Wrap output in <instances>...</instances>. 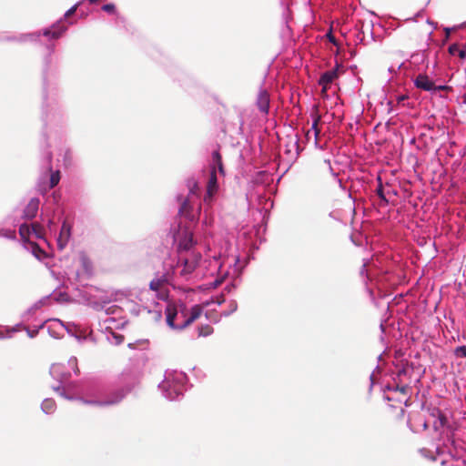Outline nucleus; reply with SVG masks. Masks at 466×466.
<instances>
[{
	"label": "nucleus",
	"mask_w": 466,
	"mask_h": 466,
	"mask_svg": "<svg viewBox=\"0 0 466 466\" xmlns=\"http://www.w3.org/2000/svg\"><path fill=\"white\" fill-rule=\"evenodd\" d=\"M415 86L424 91H432L435 85L427 75L420 74L414 80Z\"/></svg>",
	"instance_id": "obj_7"
},
{
	"label": "nucleus",
	"mask_w": 466,
	"mask_h": 466,
	"mask_svg": "<svg viewBox=\"0 0 466 466\" xmlns=\"http://www.w3.org/2000/svg\"><path fill=\"white\" fill-rule=\"evenodd\" d=\"M59 180H60V172L59 171L53 172L50 176V188L55 187L59 183Z\"/></svg>",
	"instance_id": "obj_22"
},
{
	"label": "nucleus",
	"mask_w": 466,
	"mask_h": 466,
	"mask_svg": "<svg viewBox=\"0 0 466 466\" xmlns=\"http://www.w3.org/2000/svg\"><path fill=\"white\" fill-rule=\"evenodd\" d=\"M102 9L107 13H114L115 12V5H113V4L104 5Z\"/></svg>",
	"instance_id": "obj_26"
},
{
	"label": "nucleus",
	"mask_w": 466,
	"mask_h": 466,
	"mask_svg": "<svg viewBox=\"0 0 466 466\" xmlns=\"http://www.w3.org/2000/svg\"><path fill=\"white\" fill-rule=\"evenodd\" d=\"M71 237V226L64 221L61 227V230L57 238V247L60 250H63L67 245Z\"/></svg>",
	"instance_id": "obj_6"
},
{
	"label": "nucleus",
	"mask_w": 466,
	"mask_h": 466,
	"mask_svg": "<svg viewBox=\"0 0 466 466\" xmlns=\"http://www.w3.org/2000/svg\"><path fill=\"white\" fill-rule=\"evenodd\" d=\"M432 415H437L438 417L437 420L433 422V428L436 431L440 430L447 424V418L440 410H434Z\"/></svg>",
	"instance_id": "obj_15"
},
{
	"label": "nucleus",
	"mask_w": 466,
	"mask_h": 466,
	"mask_svg": "<svg viewBox=\"0 0 466 466\" xmlns=\"http://www.w3.org/2000/svg\"><path fill=\"white\" fill-rule=\"evenodd\" d=\"M76 373L78 374L79 373V369L77 367H76Z\"/></svg>",
	"instance_id": "obj_37"
},
{
	"label": "nucleus",
	"mask_w": 466,
	"mask_h": 466,
	"mask_svg": "<svg viewBox=\"0 0 466 466\" xmlns=\"http://www.w3.org/2000/svg\"><path fill=\"white\" fill-rule=\"evenodd\" d=\"M405 99V96L399 97V102L403 101Z\"/></svg>",
	"instance_id": "obj_35"
},
{
	"label": "nucleus",
	"mask_w": 466,
	"mask_h": 466,
	"mask_svg": "<svg viewBox=\"0 0 466 466\" xmlns=\"http://www.w3.org/2000/svg\"><path fill=\"white\" fill-rule=\"evenodd\" d=\"M212 333H213V328L208 324L202 325L198 328V335L199 336L207 337Z\"/></svg>",
	"instance_id": "obj_21"
},
{
	"label": "nucleus",
	"mask_w": 466,
	"mask_h": 466,
	"mask_svg": "<svg viewBox=\"0 0 466 466\" xmlns=\"http://www.w3.org/2000/svg\"><path fill=\"white\" fill-rule=\"evenodd\" d=\"M218 190V177L216 174V166H212L209 171V177L207 183V191L204 196L203 201L206 204H210L213 200V197Z\"/></svg>",
	"instance_id": "obj_2"
},
{
	"label": "nucleus",
	"mask_w": 466,
	"mask_h": 466,
	"mask_svg": "<svg viewBox=\"0 0 466 466\" xmlns=\"http://www.w3.org/2000/svg\"><path fill=\"white\" fill-rule=\"evenodd\" d=\"M195 245L194 237L191 232H186L184 237L179 240L178 251H189Z\"/></svg>",
	"instance_id": "obj_11"
},
{
	"label": "nucleus",
	"mask_w": 466,
	"mask_h": 466,
	"mask_svg": "<svg viewBox=\"0 0 466 466\" xmlns=\"http://www.w3.org/2000/svg\"><path fill=\"white\" fill-rule=\"evenodd\" d=\"M188 195L187 197L193 198H198L200 193V187L198 182L195 178H189L187 180Z\"/></svg>",
	"instance_id": "obj_14"
},
{
	"label": "nucleus",
	"mask_w": 466,
	"mask_h": 466,
	"mask_svg": "<svg viewBox=\"0 0 466 466\" xmlns=\"http://www.w3.org/2000/svg\"><path fill=\"white\" fill-rule=\"evenodd\" d=\"M203 309L200 305H194L190 309L189 317L183 322L182 325L178 326V329H184L190 326L195 320H197L202 314Z\"/></svg>",
	"instance_id": "obj_9"
},
{
	"label": "nucleus",
	"mask_w": 466,
	"mask_h": 466,
	"mask_svg": "<svg viewBox=\"0 0 466 466\" xmlns=\"http://www.w3.org/2000/svg\"><path fill=\"white\" fill-rule=\"evenodd\" d=\"M41 408L46 413H52L56 410V402L52 399H46L42 404Z\"/></svg>",
	"instance_id": "obj_18"
},
{
	"label": "nucleus",
	"mask_w": 466,
	"mask_h": 466,
	"mask_svg": "<svg viewBox=\"0 0 466 466\" xmlns=\"http://www.w3.org/2000/svg\"><path fill=\"white\" fill-rule=\"evenodd\" d=\"M327 36H328L329 40L331 43H333L334 45H336V44H337L336 39H335V37L332 35V34H331V33H329V34L327 35Z\"/></svg>",
	"instance_id": "obj_32"
},
{
	"label": "nucleus",
	"mask_w": 466,
	"mask_h": 466,
	"mask_svg": "<svg viewBox=\"0 0 466 466\" xmlns=\"http://www.w3.org/2000/svg\"><path fill=\"white\" fill-rule=\"evenodd\" d=\"M177 309H176V307L174 305H167V308H166L167 324L171 329H178V327H177L175 325V319L177 317Z\"/></svg>",
	"instance_id": "obj_12"
},
{
	"label": "nucleus",
	"mask_w": 466,
	"mask_h": 466,
	"mask_svg": "<svg viewBox=\"0 0 466 466\" xmlns=\"http://www.w3.org/2000/svg\"><path fill=\"white\" fill-rule=\"evenodd\" d=\"M200 259L201 254L199 252H191L189 257L181 258L183 268L180 274L183 276L191 274L198 266Z\"/></svg>",
	"instance_id": "obj_3"
},
{
	"label": "nucleus",
	"mask_w": 466,
	"mask_h": 466,
	"mask_svg": "<svg viewBox=\"0 0 466 466\" xmlns=\"http://www.w3.org/2000/svg\"><path fill=\"white\" fill-rule=\"evenodd\" d=\"M379 181H380V177L378 178ZM377 195L380 197V200L384 202V204H388V199L386 198L383 191V186L381 182H380L377 189H376Z\"/></svg>",
	"instance_id": "obj_23"
},
{
	"label": "nucleus",
	"mask_w": 466,
	"mask_h": 466,
	"mask_svg": "<svg viewBox=\"0 0 466 466\" xmlns=\"http://www.w3.org/2000/svg\"><path fill=\"white\" fill-rule=\"evenodd\" d=\"M269 94L267 90H260L257 98V106L260 112L264 114L268 113L269 109Z\"/></svg>",
	"instance_id": "obj_8"
},
{
	"label": "nucleus",
	"mask_w": 466,
	"mask_h": 466,
	"mask_svg": "<svg viewBox=\"0 0 466 466\" xmlns=\"http://www.w3.org/2000/svg\"><path fill=\"white\" fill-rule=\"evenodd\" d=\"M193 198L187 197L181 201L180 208H179V214L187 218H189L190 220L195 219V215L193 214V204H194Z\"/></svg>",
	"instance_id": "obj_5"
},
{
	"label": "nucleus",
	"mask_w": 466,
	"mask_h": 466,
	"mask_svg": "<svg viewBox=\"0 0 466 466\" xmlns=\"http://www.w3.org/2000/svg\"><path fill=\"white\" fill-rule=\"evenodd\" d=\"M338 67H339V65H337V66L331 70H329V71H326L324 72L319 80V85L322 86V92H326L327 89H328V86L336 79L338 78L339 76V74H338Z\"/></svg>",
	"instance_id": "obj_4"
},
{
	"label": "nucleus",
	"mask_w": 466,
	"mask_h": 466,
	"mask_svg": "<svg viewBox=\"0 0 466 466\" xmlns=\"http://www.w3.org/2000/svg\"><path fill=\"white\" fill-rule=\"evenodd\" d=\"M32 246V252L33 254L38 258L41 259L42 258L46 257V252L39 247L37 243H31Z\"/></svg>",
	"instance_id": "obj_19"
},
{
	"label": "nucleus",
	"mask_w": 466,
	"mask_h": 466,
	"mask_svg": "<svg viewBox=\"0 0 466 466\" xmlns=\"http://www.w3.org/2000/svg\"><path fill=\"white\" fill-rule=\"evenodd\" d=\"M28 230H29V228H28V227H27V226H25V225H22V226L20 227V228H19V233H20V235L24 238V237H25V233H28Z\"/></svg>",
	"instance_id": "obj_27"
},
{
	"label": "nucleus",
	"mask_w": 466,
	"mask_h": 466,
	"mask_svg": "<svg viewBox=\"0 0 466 466\" xmlns=\"http://www.w3.org/2000/svg\"><path fill=\"white\" fill-rule=\"evenodd\" d=\"M120 380L123 383H127L126 388L119 389L113 392L109 399L105 400V402H96L99 407L114 405L120 402L125 396L130 392L135 385H137L139 381V376L137 372L132 371L131 370H124L120 376Z\"/></svg>",
	"instance_id": "obj_1"
},
{
	"label": "nucleus",
	"mask_w": 466,
	"mask_h": 466,
	"mask_svg": "<svg viewBox=\"0 0 466 466\" xmlns=\"http://www.w3.org/2000/svg\"><path fill=\"white\" fill-rule=\"evenodd\" d=\"M77 6H78V5H76L73 7H71L69 10H67L66 13V16L69 17L70 15H72L76 12Z\"/></svg>",
	"instance_id": "obj_28"
},
{
	"label": "nucleus",
	"mask_w": 466,
	"mask_h": 466,
	"mask_svg": "<svg viewBox=\"0 0 466 466\" xmlns=\"http://www.w3.org/2000/svg\"><path fill=\"white\" fill-rule=\"evenodd\" d=\"M167 280L164 278H157L150 281L149 288L154 291H162Z\"/></svg>",
	"instance_id": "obj_17"
},
{
	"label": "nucleus",
	"mask_w": 466,
	"mask_h": 466,
	"mask_svg": "<svg viewBox=\"0 0 466 466\" xmlns=\"http://www.w3.org/2000/svg\"><path fill=\"white\" fill-rule=\"evenodd\" d=\"M212 166H216V171L218 170L222 176L225 175L222 157L218 150H216L212 153V163L210 164V167Z\"/></svg>",
	"instance_id": "obj_13"
},
{
	"label": "nucleus",
	"mask_w": 466,
	"mask_h": 466,
	"mask_svg": "<svg viewBox=\"0 0 466 466\" xmlns=\"http://www.w3.org/2000/svg\"><path fill=\"white\" fill-rule=\"evenodd\" d=\"M407 389H408V388H407L406 386H404V387H401V388L400 389V392H401V393L406 394V392H407Z\"/></svg>",
	"instance_id": "obj_33"
},
{
	"label": "nucleus",
	"mask_w": 466,
	"mask_h": 466,
	"mask_svg": "<svg viewBox=\"0 0 466 466\" xmlns=\"http://www.w3.org/2000/svg\"><path fill=\"white\" fill-rule=\"evenodd\" d=\"M32 230L37 238H42L44 237L45 229L39 223L32 224Z\"/></svg>",
	"instance_id": "obj_20"
},
{
	"label": "nucleus",
	"mask_w": 466,
	"mask_h": 466,
	"mask_svg": "<svg viewBox=\"0 0 466 466\" xmlns=\"http://www.w3.org/2000/svg\"><path fill=\"white\" fill-rule=\"evenodd\" d=\"M454 354L457 358H466V346L457 347L454 350Z\"/></svg>",
	"instance_id": "obj_24"
},
{
	"label": "nucleus",
	"mask_w": 466,
	"mask_h": 466,
	"mask_svg": "<svg viewBox=\"0 0 466 466\" xmlns=\"http://www.w3.org/2000/svg\"><path fill=\"white\" fill-rule=\"evenodd\" d=\"M83 402L85 404L98 406L96 402H105V400H84Z\"/></svg>",
	"instance_id": "obj_30"
},
{
	"label": "nucleus",
	"mask_w": 466,
	"mask_h": 466,
	"mask_svg": "<svg viewBox=\"0 0 466 466\" xmlns=\"http://www.w3.org/2000/svg\"><path fill=\"white\" fill-rule=\"evenodd\" d=\"M423 428H424L425 430L428 428V424H427V422H424V423H423Z\"/></svg>",
	"instance_id": "obj_36"
},
{
	"label": "nucleus",
	"mask_w": 466,
	"mask_h": 466,
	"mask_svg": "<svg viewBox=\"0 0 466 466\" xmlns=\"http://www.w3.org/2000/svg\"><path fill=\"white\" fill-rule=\"evenodd\" d=\"M319 116H317L314 121H313V124H312V129L314 130L315 132V136L318 137L319 134V129L318 127V125H319Z\"/></svg>",
	"instance_id": "obj_25"
},
{
	"label": "nucleus",
	"mask_w": 466,
	"mask_h": 466,
	"mask_svg": "<svg viewBox=\"0 0 466 466\" xmlns=\"http://www.w3.org/2000/svg\"><path fill=\"white\" fill-rule=\"evenodd\" d=\"M200 210H201V206H200V204H199V205H198V214H199V213H200Z\"/></svg>",
	"instance_id": "obj_34"
},
{
	"label": "nucleus",
	"mask_w": 466,
	"mask_h": 466,
	"mask_svg": "<svg viewBox=\"0 0 466 466\" xmlns=\"http://www.w3.org/2000/svg\"><path fill=\"white\" fill-rule=\"evenodd\" d=\"M448 51L451 56L458 55L460 58H464L466 56V45L463 48H460L458 44H452L449 46Z\"/></svg>",
	"instance_id": "obj_16"
},
{
	"label": "nucleus",
	"mask_w": 466,
	"mask_h": 466,
	"mask_svg": "<svg viewBox=\"0 0 466 466\" xmlns=\"http://www.w3.org/2000/svg\"><path fill=\"white\" fill-rule=\"evenodd\" d=\"M451 87L448 86H435V89H433L432 91H439V90H450Z\"/></svg>",
	"instance_id": "obj_31"
},
{
	"label": "nucleus",
	"mask_w": 466,
	"mask_h": 466,
	"mask_svg": "<svg viewBox=\"0 0 466 466\" xmlns=\"http://www.w3.org/2000/svg\"><path fill=\"white\" fill-rule=\"evenodd\" d=\"M39 203L40 201L36 198L30 199L24 210V217L26 219H33L36 216Z\"/></svg>",
	"instance_id": "obj_10"
},
{
	"label": "nucleus",
	"mask_w": 466,
	"mask_h": 466,
	"mask_svg": "<svg viewBox=\"0 0 466 466\" xmlns=\"http://www.w3.org/2000/svg\"><path fill=\"white\" fill-rule=\"evenodd\" d=\"M45 35H51L53 38H57L60 36V33H57V32H52V31H46L45 32Z\"/></svg>",
	"instance_id": "obj_29"
}]
</instances>
